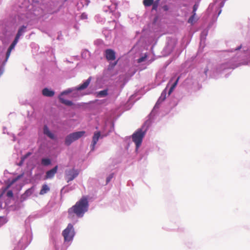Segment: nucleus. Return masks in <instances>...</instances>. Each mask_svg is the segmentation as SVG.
<instances>
[{
    "mask_svg": "<svg viewBox=\"0 0 250 250\" xmlns=\"http://www.w3.org/2000/svg\"><path fill=\"white\" fill-rule=\"evenodd\" d=\"M107 89H104V90L100 91L97 93V97H104L107 95L108 94Z\"/></svg>",
    "mask_w": 250,
    "mask_h": 250,
    "instance_id": "obj_20",
    "label": "nucleus"
},
{
    "mask_svg": "<svg viewBox=\"0 0 250 250\" xmlns=\"http://www.w3.org/2000/svg\"><path fill=\"white\" fill-rule=\"evenodd\" d=\"M241 46H240L239 47H238L237 49H236V50L237 49H240L241 48Z\"/></svg>",
    "mask_w": 250,
    "mask_h": 250,
    "instance_id": "obj_37",
    "label": "nucleus"
},
{
    "mask_svg": "<svg viewBox=\"0 0 250 250\" xmlns=\"http://www.w3.org/2000/svg\"><path fill=\"white\" fill-rule=\"evenodd\" d=\"M19 38H20L19 37H18V36H16L14 41L12 43V44L10 45L9 48L8 49L7 51L6 52V61H7L8 60V59L9 58L12 50L14 48L15 45L18 42Z\"/></svg>",
    "mask_w": 250,
    "mask_h": 250,
    "instance_id": "obj_9",
    "label": "nucleus"
},
{
    "mask_svg": "<svg viewBox=\"0 0 250 250\" xmlns=\"http://www.w3.org/2000/svg\"><path fill=\"white\" fill-rule=\"evenodd\" d=\"M42 94L44 96L51 97L54 95L55 92L47 88H44L42 90Z\"/></svg>",
    "mask_w": 250,
    "mask_h": 250,
    "instance_id": "obj_15",
    "label": "nucleus"
},
{
    "mask_svg": "<svg viewBox=\"0 0 250 250\" xmlns=\"http://www.w3.org/2000/svg\"><path fill=\"white\" fill-rule=\"evenodd\" d=\"M166 96V91L164 90L162 92L161 96L159 99V101H163L165 100Z\"/></svg>",
    "mask_w": 250,
    "mask_h": 250,
    "instance_id": "obj_23",
    "label": "nucleus"
},
{
    "mask_svg": "<svg viewBox=\"0 0 250 250\" xmlns=\"http://www.w3.org/2000/svg\"><path fill=\"white\" fill-rule=\"evenodd\" d=\"M154 2L153 0H144L143 4L145 6H150L153 4Z\"/></svg>",
    "mask_w": 250,
    "mask_h": 250,
    "instance_id": "obj_22",
    "label": "nucleus"
},
{
    "mask_svg": "<svg viewBox=\"0 0 250 250\" xmlns=\"http://www.w3.org/2000/svg\"><path fill=\"white\" fill-rule=\"evenodd\" d=\"M19 38H20L19 37H18V36H16L14 41L12 43V44L10 45L9 48L8 49L7 51L6 52V61H7L8 60V59L9 58L12 50L14 48L15 45L18 42Z\"/></svg>",
    "mask_w": 250,
    "mask_h": 250,
    "instance_id": "obj_13",
    "label": "nucleus"
},
{
    "mask_svg": "<svg viewBox=\"0 0 250 250\" xmlns=\"http://www.w3.org/2000/svg\"><path fill=\"white\" fill-rule=\"evenodd\" d=\"M43 133L51 139H55V135L50 131L49 129L46 125L43 127Z\"/></svg>",
    "mask_w": 250,
    "mask_h": 250,
    "instance_id": "obj_17",
    "label": "nucleus"
},
{
    "mask_svg": "<svg viewBox=\"0 0 250 250\" xmlns=\"http://www.w3.org/2000/svg\"><path fill=\"white\" fill-rule=\"evenodd\" d=\"M49 190H50V188H49V187L47 185L44 184L42 186V189L40 192V194L43 195V194L46 193Z\"/></svg>",
    "mask_w": 250,
    "mask_h": 250,
    "instance_id": "obj_18",
    "label": "nucleus"
},
{
    "mask_svg": "<svg viewBox=\"0 0 250 250\" xmlns=\"http://www.w3.org/2000/svg\"><path fill=\"white\" fill-rule=\"evenodd\" d=\"M62 235L66 241H70L72 240L74 236V231L73 226L71 224H69L67 228L62 231Z\"/></svg>",
    "mask_w": 250,
    "mask_h": 250,
    "instance_id": "obj_4",
    "label": "nucleus"
},
{
    "mask_svg": "<svg viewBox=\"0 0 250 250\" xmlns=\"http://www.w3.org/2000/svg\"><path fill=\"white\" fill-rule=\"evenodd\" d=\"M31 152H28L25 155H24V156H23L22 157H21V159H22V161H24V160L28 157H29L30 155H31Z\"/></svg>",
    "mask_w": 250,
    "mask_h": 250,
    "instance_id": "obj_28",
    "label": "nucleus"
},
{
    "mask_svg": "<svg viewBox=\"0 0 250 250\" xmlns=\"http://www.w3.org/2000/svg\"><path fill=\"white\" fill-rule=\"evenodd\" d=\"M113 173L110 174L108 177L106 178V182L108 183L111 179L113 177Z\"/></svg>",
    "mask_w": 250,
    "mask_h": 250,
    "instance_id": "obj_30",
    "label": "nucleus"
},
{
    "mask_svg": "<svg viewBox=\"0 0 250 250\" xmlns=\"http://www.w3.org/2000/svg\"><path fill=\"white\" fill-rule=\"evenodd\" d=\"M81 18L83 19H87V15L84 13L82 14L81 15Z\"/></svg>",
    "mask_w": 250,
    "mask_h": 250,
    "instance_id": "obj_33",
    "label": "nucleus"
},
{
    "mask_svg": "<svg viewBox=\"0 0 250 250\" xmlns=\"http://www.w3.org/2000/svg\"><path fill=\"white\" fill-rule=\"evenodd\" d=\"M79 174V170L74 168L66 170L65 171V179L67 183L73 180Z\"/></svg>",
    "mask_w": 250,
    "mask_h": 250,
    "instance_id": "obj_5",
    "label": "nucleus"
},
{
    "mask_svg": "<svg viewBox=\"0 0 250 250\" xmlns=\"http://www.w3.org/2000/svg\"><path fill=\"white\" fill-rule=\"evenodd\" d=\"M24 161H22V159L21 158V161L20 162L19 164V166H21L23 163Z\"/></svg>",
    "mask_w": 250,
    "mask_h": 250,
    "instance_id": "obj_35",
    "label": "nucleus"
},
{
    "mask_svg": "<svg viewBox=\"0 0 250 250\" xmlns=\"http://www.w3.org/2000/svg\"><path fill=\"white\" fill-rule=\"evenodd\" d=\"M146 58H147V55L146 54H145L144 56L140 58L139 59H138L137 60V62L141 63V62L145 61V60L146 59Z\"/></svg>",
    "mask_w": 250,
    "mask_h": 250,
    "instance_id": "obj_25",
    "label": "nucleus"
},
{
    "mask_svg": "<svg viewBox=\"0 0 250 250\" xmlns=\"http://www.w3.org/2000/svg\"><path fill=\"white\" fill-rule=\"evenodd\" d=\"M91 81V78H89L83 84L80 85L76 88L77 90H82L85 89L88 87Z\"/></svg>",
    "mask_w": 250,
    "mask_h": 250,
    "instance_id": "obj_16",
    "label": "nucleus"
},
{
    "mask_svg": "<svg viewBox=\"0 0 250 250\" xmlns=\"http://www.w3.org/2000/svg\"><path fill=\"white\" fill-rule=\"evenodd\" d=\"M174 89V88H173V87L171 86V87L170 88V89L169 90V91H168V94L169 95L170 94V93L173 91Z\"/></svg>",
    "mask_w": 250,
    "mask_h": 250,
    "instance_id": "obj_34",
    "label": "nucleus"
},
{
    "mask_svg": "<svg viewBox=\"0 0 250 250\" xmlns=\"http://www.w3.org/2000/svg\"><path fill=\"white\" fill-rule=\"evenodd\" d=\"M158 3L156 2H155L153 3L152 4V10H156L158 7Z\"/></svg>",
    "mask_w": 250,
    "mask_h": 250,
    "instance_id": "obj_32",
    "label": "nucleus"
},
{
    "mask_svg": "<svg viewBox=\"0 0 250 250\" xmlns=\"http://www.w3.org/2000/svg\"><path fill=\"white\" fill-rule=\"evenodd\" d=\"M198 6H199L198 3H195L194 5V6L193 7V11H192V14H193L194 15H196V11L198 8Z\"/></svg>",
    "mask_w": 250,
    "mask_h": 250,
    "instance_id": "obj_27",
    "label": "nucleus"
},
{
    "mask_svg": "<svg viewBox=\"0 0 250 250\" xmlns=\"http://www.w3.org/2000/svg\"><path fill=\"white\" fill-rule=\"evenodd\" d=\"M180 79V77H178L177 79V80H176V81L173 83V84L172 85L171 87H173L175 88V87H176V86L177 85V83H178V81Z\"/></svg>",
    "mask_w": 250,
    "mask_h": 250,
    "instance_id": "obj_31",
    "label": "nucleus"
},
{
    "mask_svg": "<svg viewBox=\"0 0 250 250\" xmlns=\"http://www.w3.org/2000/svg\"><path fill=\"white\" fill-rule=\"evenodd\" d=\"M19 38H20L19 37H18V36H16L14 41L12 43V44L10 45L9 48L8 49L7 51L6 52V61H7L8 60V59L9 58L12 50L14 48L15 45L18 42Z\"/></svg>",
    "mask_w": 250,
    "mask_h": 250,
    "instance_id": "obj_11",
    "label": "nucleus"
},
{
    "mask_svg": "<svg viewBox=\"0 0 250 250\" xmlns=\"http://www.w3.org/2000/svg\"><path fill=\"white\" fill-rule=\"evenodd\" d=\"M101 136V132L97 131L94 133V135L92 137V144L91 145V150H94L95 146L99 140L100 137Z\"/></svg>",
    "mask_w": 250,
    "mask_h": 250,
    "instance_id": "obj_8",
    "label": "nucleus"
},
{
    "mask_svg": "<svg viewBox=\"0 0 250 250\" xmlns=\"http://www.w3.org/2000/svg\"><path fill=\"white\" fill-rule=\"evenodd\" d=\"M26 28V26L24 25L22 26L19 29L16 36L20 38L22 35V33L25 32Z\"/></svg>",
    "mask_w": 250,
    "mask_h": 250,
    "instance_id": "obj_19",
    "label": "nucleus"
},
{
    "mask_svg": "<svg viewBox=\"0 0 250 250\" xmlns=\"http://www.w3.org/2000/svg\"><path fill=\"white\" fill-rule=\"evenodd\" d=\"M85 133L84 131H81L70 133L65 139V144L68 146L73 142L83 137Z\"/></svg>",
    "mask_w": 250,
    "mask_h": 250,
    "instance_id": "obj_3",
    "label": "nucleus"
},
{
    "mask_svg": "<svg viewBox=\"0 0 250 250\" xmlns=\"http://www.w3.org/2000/svg\"><path fill=\"white\" fill-rule=\"evenodd\" d=\"M7 196L8 197H12L13 196V193L12 190H9L7 192Z\"/></svg>",
    "mask_w": 250,
    "mask_h": 250,
    "instance_id": "obj_29",
    "label": "nucleus"
},
{
    "mask_svg": "<svg viewBox=\"0 0 250 250\" xmlns=\"http://www.w3.org/2000/svg\"><path fill=\"white\" fill-rule=\"evenodd\" d=\"M88 198L83 196L75 205L69 208L68 213L69 217H72L75 214L78 217H82L87 211L88 208Z\"/></svg>",
    "mask_w": 250,
    "mask_h": 250,
    "instance_id": "obj_1",
    "label": "nucleus"
},
{
    "mask_svg": "<svg viewBox=\"0 0 250 250\" xmlns=\"http://www.w3.org/2000/svg\"><path fill=\"white\" fill-rule=\"evenodd\" d=\"M22 176V175H20L18 176L16 178H15V179H13V180L12 181V182H11V184H9V185H8L6 188H9L10 187V186L12 184H14V183L16 181H17L19 178H21Z\"/></svg>",
    "mask_w": 250,
    "mask_h": 250,
    "instance_id": "obj_26",
    "label": "nucleus"
},
{
    "mask_svg": "<svg viewBox=\"0 0 250 250\" xmlns=\"http://www.w3.org/2000/svg\"><path fill=\"white\" fill-rule=\"evenodd\" d=\"M19 38H20L19 37H18V36H16L14 41L12 43V44L10 45L9 48L8 49L7 51L6 52V61H7L8 60V59L9 58L12 50L14 48L15 45L18 42Z\"/></svg>",
    "mask_w": 250,
    "mask_h": 250,
    "instance_id": "obj_12",
    "label": "nucleus"
},
{
    "mask_svg": "<svg viewBox=\"0 0 250 250\" xmlns=\"http://www.w3.org/2000/svg\"><path fill=\"white\" fill-rule=\"evenodd\" d=\"M41 163L43 166H48L51 164V161L48 158H42Z\"/></svg>",
    "mask_w": 250,
    "mask_h": 250,
    "instance_id": "obj_21",
    "label": "nucleus"
},
{
    "mask_svg": "<svg viewBox=\"0 0 250 250\" xmlns=\"http://www.w3.org/2000/svg\"><path fill=\"white\" fill-rule=\"evenodd\" d=\"M71 91H72L71 90L68 89L67 90L64 91L62 92V93L59 97V100L60 101V102L66 105H68V106H71V105H73V103L71 101H68V100H66L62 97V96L63 95L67 94L68 93H70V92H71Z\"/></svg>",
    "mask_w": 250,
    "mask_h": 250,
    "instance_id": "obj_6",
    "label": "nucleus"
},
{
    "mask_svg": "<svg viewBox=\"0 0 250 250\" xmlns=\"http://www.w3.org/2000/svg\"><path fill=\"white\" fill-rule=\"evenodd\" d=\"M19 38H20L19 37H18V36H16L14 41L12 43V44L10 45L9 48L8 49L7 51L6 52V61H7L8 60V59L9 58L12 50L14 48L15 45L18 42Z\"/></svg>",
    "mask_w": 250,
    "mask_h": 250,
    "instance_id": "obj_10",
    "label": "nucleus"
},
{
    "mask_svg": "<svg viewBox=\"0 0 250 250\" xmlns=\"http://www.w3.org/2000/svg\"><path fill=\"white\" fill-rule=\"evenodd\" d=\"M117 64V62H115V63H114L113 66H114L115 65H116Z\"/></svg>",
    "mask_w": 250,
    "mask_h": 250,
    "instance_id": "obj_36",
    "label": "nucleus"
},
{
    "mask_svg": "<svg viewBox=\"0 0 250 250\" xmlns=\"http://www.w3.org/2000/svg\"><path fill=\"white\" fill-rule=\"evenodd\" d=\"M145 134L146 132L142 128H139L132 135V141L135 144L137 149L141 145Z\"/></svg>",
    "mask_w": 250,
    "mask_h": 250,
    "instance_id": "obj_2",
    "label": "nucleus"
},
{
    "mask_svg": "<svg viewBox=\"0 0 250 250\" xmlns=\"http://www.w3.org/2000/svg\"><path fill=\"white\" fill-rule=\"evenodd\" d=\"M106 59L108 61H113L115 59V52L111 49H107L105 51Z\"/></svg>",
    "mask_w": 250,
    "mask_h": 250,
    "instance_id": "obj_7",
    "label": "nucleus"
},
{
    "mask_svg": "<svg viewBox=\"0 0 250 250\" xmlns=\"http://www.w3.org/2000/svg\"><path fill=\"white\" fill-rule=\"evenodd\" d=\"M58 167V166H56L52 169L47 171L46 172L45 179H50L53 178L57 173Z\"/></svg>",
    "mask_w": 250,
    "mask_h": 250,
    "instance_id": "obj_14",
    "label": "nucleus"
},
{
    "mask_svg": "<svg viewBox=\"0 0 250 250\" xmlns=\"http://www.w3.org/2000/svg\"><path fill=\"white\" fill-rule=\"evenodd\" d=\"M196 15L192 14V15L189 18L188 22L191 24H193L195 22V16Z\"/></svg>",
    "mask_w": 250,
    "mask_h": 250,
    "instance_id": "obj_24",
    "label": "nucleus"
}]
</instances>
